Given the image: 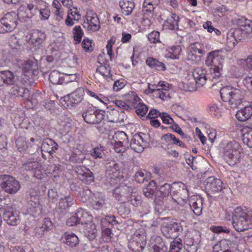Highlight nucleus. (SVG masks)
<instances>
[{
  "label": "nucleus",
  "mask_w": 252,
  "mask_h": 252,
  "mask_svg": "<svg viewBox=\"0 0 252 252\" xmlns=\"http://www.w3.org/2000/svg\"><path fill=\"white\" fill-rule=\"evenodd\" d=\"M83 27L88 31L96 32L100 28V22L95 14L87 13L84 20Z\"/></svg>",
  "instance_id": "obj_16"
},
{
  "label": "nucleus",
  "mask_w": 252,
  "mask_h": 252,
  "mask_svg": "<svg viewBox=\"0 0 252 252\" xmlns=\"http://www.w3.org/2000/svg\"><path fill=\"white\" fill-rule=\"evenodd\" d=\"M252 116V106L249 105L238 110L236 114V119L240 122H246Z\"/></svg>",
  "instance_id": "obj_25"
},
{
  "label": "nucleus",
  "mask_w": 252,
  "mask_h": 252,
  "mask_svg": "<svg viewBox=\"0 0 252 252\" xmlns=\"http://www.w3.org/2000/svg\"><path fill=\"white\" fill-rule=\"evenodd\" d=\"M46 37L44 32L38 30L31 31L28 43L31 48L35 51L42 47V44Z\"/></svg>",
  "instance_id": "obj_10"
},
{
  "label": "nucleus",
  "mask_w": 252,
  "mask_h": 252,
  "mask_svg": "<svg viewBox=\"0 0 252 252\" xmlns=\"http://www.w3.org/2000/svg\"><path fill=\"white\" fill-rule=\"evenodd\" d=\"M148 108V107L144 103H139L137 106L136 107V114L141 117H144L147 113Z\"/></svg>",
  "instance_id": "obj_60"
},
{
  "label": "nucleus",
  "mask_w": 252,
  "mask_h": 252,
  "mask_svg": "<svg viewBox=\"0 0 252 252\" xmlns=\"http://www.w3.org/2000/svg\"><path fill=\"white\" fill-rule=\"evenodd\" d=\"M173 187V186L168 183H165L160 187L159 190L161 196H158L160 197L161 199L165 201L169 200V201H171L170 196L172 194Z\"/></svg>",
  "instance_id": "obj_36"
},
{
  "label": "nucleus",
  "mask_w": 252,
  "mask_h": 252,
  "mask_svg": "<svg viewBox=\"0 0 252 252\" xmlns=\"http://www.w3.org/2000/svg\"><path fill=\"white\" fill-rule=\"evenodd\" d=\"M243 143L252 148V127L245 126L242 129Z\"/></svg>",
  "instance_id": "obj_44"
},
{
  "label": "nucleus",
  "mask_w": 252,
  "mask_h": 252,
  "mask_svg": "<svg viewBox=\"0 0 252 252\" xmlns=\"http://www.w3.org/2000/svg\"><path fill=\"white\" fill-rule=\"evenodd\" d=\"M157 189L156 183L154 180L151 181L147 187L143 189V193L147 198H152Z\"/></svg>",
  "instance_id": "obj_50"
},
{
  "label": "nucleus",
  "mask_w": 252,
  "mask_h": 252,
  "mask_svg": "<svg viewBox=\"0 0 252 252\" xmlns=\"http://www.w3.org/2000/svg\"><path fill=\"white\" fill-rule=\"evenodd\" d=\"M73 204V199L69 195L61 197L58 203V206L61 211H65Z\"/></svg>",
  "instance_id": "obj_46"
},
{
  "label": "nucleus",
  "mask_w": 252,
  "mask_h": 252,
  "mask_svg": "<svg viewBox=\"0 0 252 252\" xmlns=\"http://www.w3.org/2000/svg\"><path fill=\"white\" fill-rule=\"evenodd\" d=\"M192 77L195 81L194 82H189L187 84V90L189 92L196 91L197 88L203 86L206 82L207 78L205 76V71L201 68H197L192 72Z\"/></svg>",
  "instance_id": "obj_9"
},
{
  "label": "nucleus",
  "mask_w": 252,
  "mask_h": 252,
  "mask_svg": "<svg viewBox=\"0 0 252 252\" xmlns=\"http://www.w3.org/2000/svg\"><path fill=\"white\" fill-rule=\"evenodd\" d=\"M179 17L175 13L168 12V16L163 26L165 28L173 30L178 28Z\"/></svg>",
  "instance_id": "obj_24"
},
{
  "label": "nucleus",
  "mask_w": 252,
  "mask_h": 252,
  "mask_svg": "<svg viewBox=\"0 0 252 252\" xmlns=\"http://www.w3.org/2000/svg\"><path fill=\"white\" fill-rule=\"evenodd\" d=\"M105 196L102 193L94 194L92 197V206L95 210H100L105 204Z\"/></svg>",
  "instance_id": "obj_31"
},
{
  "label": "nucleus",
  "mask_w": 252,
  "mask_h": 252,
  "mask_svg": "<svg viewBox=\"0 0 252 252\" xmlns=\"http://www.w3.org/2000/svg\"><path fill=\"white\" fill-rule=\"evenodd\" d=\"M183 227L180 222H172L163 225L161 231L163 235L167 238L177 237L183 232Z\"/></svg>",
  "instance_id": "obj_11"
},
{
  "label": "nucleus",
  "mask_w": 252,
  "mask_h": 252,
  "mask_svg": "<svg viewBox=\"0 0 252 252\" xmlns=\"http://www.w3.org/2000/svg\"><path fill=\"white\" fill-rule=\"evenodd\" d=\"M183 246L182 240L180 238H176L171 242L168 252H180Z\"/></svg>",
  "instance_id": "obj_52"
},
{
  "label": "nucleus",
  "mask_w": 252,
  "mask_h": 252,
  "mask_svg": "<svg viewBox=\"0 0 252 252\" xmlns=\"http://www.w3.org/2000/svg\"><path fill=\"white\" fill-rule=\"evenodd\" d=\"M3 218L4 221L6 222L8 224L11 225H16L20 223V220L19 216L16 212L13 211H6L3 215Z\"/></svg>",
  "instance_id": "obj_29"
},
{
  "label": "nucleus",
  "mask_w": 252,
  "mask_h": 252,
  "mask_svg": "<svg viewBox=\"0 0 252 252\" xmlns=\"http://www.w3.org/2000/svg\"><path fill=\"white\" fill-rule=\"evenodd\" d=\"M76 215L79 224L85 225L86 223H88L87 221H89V219H91L88 214L82 209L78 210Z\"/></svg>",
  "instance_id": "obj_51"
},
{
  "label": "nucleus",
  "mask_w": 252,
  "mask_h": 252,
  "mask_svg": "<svg viewBox=\"0 0 252 252\" xmlns=\"http://www.w3.org/2000/svg\"><path fill=\"white\" fill-rule=\"evenodd\" d=\"M146 239L144 234L136 233L129 241L128 247L133 252H142L146 244Z\"/></svg>",
  "instance_id": "obj_12"
},
{
  "label": "nucleus",
  "mask_w": 252,
  "mask_h": 252,
  "mask_svg": "<svg viewBox=\"0 0 252 252\" xmlns=\"http://www.w3.org/2000/svg\"><path fill=\"white\" fill-rule=\"evenodd\" d=\"M146 63L148 66L159 71H164L166 69L165 64L157 59L149 57L146 59Z\"/></svg>",
  "instance_id": "obj_42"
},
{
  "label": "nucleus",
  "mask_w": 252,
  "mask_h": 252,
  "mask_svg": "<svg viewBox=\"0 0 252 252\" xmlns=\"http://www.w3.org/2000/svg\"><path fill=\"white\" fill-rule=\"evenodd\" d=\"M17 15L14 12L5 14L0 19V33H4L13 31L17 26Z\"/></svg>",
  "instance_id": "obj_7"
},
{
  "label": "nucleus",
  "mask_w": 252,
  "mask_h": 252,
  "mask_svg": "<svg viewBox=\"0 0 252 252\" xmlns=\"http://www.w3.org/2000/svg\"><path fill=\"white\" fill-rule=\"evenodd\" d=\"M219 51L216 50L211 52H210L207 57L206 60V64L208 66H221V64L220 63H218L217 62L220 61L221 57L219 56Z\"/></svg>",
  "instance_id": "obj_35"
},
{
  "label": "nucleus",
  "mask_w": 252,
  "mask_h": 252,
  "mask_svg": "<svg viewBox=\"0 0 252 252\" xmlns=\"http://www.w3.org/2000/svg\"><path fill=\"white\" fill-rule=\"evenodd\" d=\"M111 144L118 153H124L129 146L128 137L123 131L115 132L111 140Z\"/></svg>",
  "instance_id": "obj_6"
},
{
  "label": "nucleus",
  "mask_w": 252,
  "mask_h": 252,
  "mask_svg": "<svg viewBox=\"0 0 252 252\" xmlns=\"http://www.w3.org/2000/svg\"><path fill=\"white\" fill-rule=\"evenodd\" d=\"M203 199L200 196L192 197L189 200V206L195 215L199 216L202 214Z\"/></svg>",
  "instance_id": "obj_22"
},
{
  "label": "nucleus",
  "mask_w": 252,
  "mask_h": 252,
  "mask_svg": "<svg viewBox=\"0 0 252 252\" xmlns=\"http://www.w3.org/2000/svg\"><path fill=\"white\" fill-rule=\"evenodd\" d=\"M76 173L79 179L87 184H90L94 181L93 173L85 166L77 167Z\"/></svg>",
  "instance_id": "obj_18"
},
{
  "label": "nucleus",
  "mask_w": 252,
  "mask_h": 252,
  "mask_svg": "<svg viewBox=\"0 0 252 252\" xmlns=\"http://www.w3.org/2000/svg\"><path fill=\"white\" fill-rule=\"evenodd\" d=\"M63 83H68L74 81H77V76L76 73H63Z\"/></svg>",
  "instance_id": "obj_63"
},
{
  "label": "nucleus",
  "mask_w": 252,
  "mask_h": 252,
  "mask_svg": "<svg viewBox=\"0 0 252 252\" xmlns=\"http://www.w3.org/2000/svg\"><path fill=\"white\" fill-rule=\"evenodd\" d=\"M129 201L131 204L134 206H138L142 204V206L144 207V209L142 211L143 214H147L150 212L149 205L145 202H142L140 195H131Z\"/></svg>",
  "instance_id": "obj_39"
},
{
  "label": "nucleus",
  "mask_w": 252,
  "mask_h": 252,
  "mask_svg": "<svg viewBox=\"0 0 252 252\" xmlns=\"http://www.w3.org/2000/svg\"><path fill=\"white\" fill-rule=\"evenodd\" d=\"M189 196V191L185 184L183 183L173 184L172 194L170 196L171 201L182 206L187 202Z\"/></svg>",
  "instance_id": "obj_3"
},
{
  "label": "nucleus",
  "mask_w": 252,
  "mask_h": 252,
  "mask_svg": "<svg viewBox=\"0 0 252 252\" xmlns=\"http://www.w3.org/2000/svg\"><path fill=\"white\" fill-rule=\"evenodd\" d=\"M242 149L239 143L235 141H231L228 142L223 147V156L229 155L228 154H233L234 152L241 150Z\"/></svg>",
  "instance_id": "obj_32"
},
{
  "label": "nucleus",
  "mask_w": 252,
  "mask_h": 252,
  "mask_svg": "<svg viewBox=\"0 0 252 252\" xmlns=\"http://www.w3.org/2000/svg\"><path fill=\"white\" fill-rule=\"evenodd\" d=\"M220 93L222 100L228 102L232 108L238 107L245 95L244 91L230 86L221 88Z\"/></svg>",
  "instance_id": "obj_2"
},
{
  "label": "nucleus",
  "mask_w": 252,
  "mask_h": 252,
  "mask_svg": "<svg viewBox=\"0 0 252 252\" xmlns=\"http://www.w3.org/2000/svg\"><path fill=\"white\" fill-rule=\"evenodd\" d=\"M73 34L74 40L76 43H79L84 35L83 31L80 26H75L73 30Z\"/></svg>",
  "instance_id": "obj_56"
},
{
  "label": "nucleus",
  "mask_w": 252,
  "mask_h": 252,
  "mask_svg": "<svg viewBox=\"0 0 252 252\" xmlns=\"http://www.w3.org/2000/svg\"><path fill=\"white\" fill-rule=\"evenodd\" d=\"M153 250V252H168L167 247L163 242L154 245Z\"/></svg>",
  "instance_id": "obj_64"
},
{
  "label": "nucleus",
  "mask_w": 252,
  "mask_h": 252,
  "mask_svg": "<svg viewBox=\"0 0 252 252\" xmlns=\"http://www.w3.org/2000/svg\"><path fill=\"white\" fill-rule=\"evenodd\" d=\"M0 185L5 192L10 194H15L21 188V185L17 180L5 174L0 176Z\"/></svg>",
  "instance_id": "obj_4"
},
{
  "label": "nucleus",
  "mask_w": 252,
  "mask_h": 252,
  "mask_svg": "<svg viewBox=\"0 0 252 252\" xmlns=\"http://www.w3.org/2000/svg\"><path fill=\"white\" fill-rule=\"evenodd\" d=\"M205 53L203 44L198 42L192 43L189 46L188 49L187 61L189 63H198Z\"/></svg>",
  "instance_id": "obj_5"
},
{
  "label": "nucleus",
  "mask_w": 252,
  "mask_h": 252,
  "mask_svg": "<svg viewBox=\"0 0 252 252\" xmlns=\"http://www.w3.org/2000/svg\"><path fill=\"white\" fill-rule=\"evenodd\" d=\"M49 79L54 85H59L63 83V74L62 75L56 70H53L50 73Z\"/></svg>",
  "instance_id": "obj_48"
},
{
  "label": "nucleus",
  "mask_w": 252,
  "mask_h": 252,
  "mask_svg": "<svg viewBox=\"0 0 252 252\" xmlns=\"http://www.w3.org/2000/svg\"><path fill=\"white\" fill-rule=\"evenodd\" d=\"M81 18V15L76 7L70 9L67 13V18L65 20V24L68 26H72L74 24L73 19L79 21Z\"/></svg>",
  "instance_id": "obj_37"
},
{
  "label": "nucleus",
  "mask_w": 252,
  "mask_h": 252,
  "mask_svg": "<svg viewBox=\"0 0 252 252\" xmlns=\"http://www.w3.org/2000/svg\"><path fill=\"white\" fill-rule=\"evenodd\" d=\"M62 239L63 242L70 247H75L79 243L78 237L73 233H65L63 234Z\"/></svg>",
  "instance_id": "obj_40"
},
{
  "label": "nucleus",
  "mask_w": 252,
  "mask_h": 252,
  "mask_svg": "<svg viewBox=\"0 0 252 252\" xmlns=\"http://www.w3.org/2000/svg\"><path fill=\"white\" fill-rule=\"evenodd\" d=\"M59 131L63 135H65L69 133L72 129L71 120L67 117H63L59 121Z\"/></svg>",
  "instance_id": "obj_28"
},
{
  "label": "nucleus",
  "mask_w": 252,
  "mask_h": 252,
  "mask_svg": "<svg viewBox=\"0 0 252 252\" xmlns=\"http://www.w3.org/2000/svg\"><path fill=\"white\" fill-rule=\"evenodd\" d=\"M237 25L240 27L237 29H242L243 32H245V35L250 32L252 29V22L247 19L244 17H241L237 19Z\"/></svg>",
  "instance_id": "obj_34"
},
{
  "label": "nucleus",
  "mask_w": 252,
  "mask_h": 252,
  "mask_svg": "<svg viewBox=\"0 0 252 252\" xmlns=\"http://www.w3.org/2000/svg\"><path fill=\"white\" fill-rule=\"evenodd\" d=\"M148 90L149 93L153 94L154 96L160 98L163 101L167 100L170 98L168 90L163 89L153 88L151 87L150 84H149Z\"/></svg>",
  "instance_id": "obj_30"
},
{
  "label": "nucleus",
  "mask_w": 252,
  "mask_h": 252,
  "mask_svg": "<svg viewBox=\"0 0 252 252\" xmlns=\"http://www.w3.org/2000/svg\"><path fill=\"white\" fill-rule=\"evenodd\" d=\"M182 51L181 47L179 45L174 46L170 48L169 51V57L173 59H178Z\"/></svg>",
  "instance_id": "obj_59"
},
{
  "label": "nucleus",
  "mask_w": 252,
  "mask_h": 252,
  "mask_svg": "<svg viewBox=\"0 0 252 252\" xmlns=\"http://www.w3.org/2000/svg\"><path fill=\"white\" fill-rule=\"evenodd\" d=\"M228 154L223 156L224 158L229 166H233L240 162L243 156V149Z\"/></svg>",
  "instance_id": "obj_27"
},
{
  "label": "nucleus",
  "mask_w": 252,
  "mask_h": 252,
  "mask_svg": "<svg viewBox=\"0 0 252 252\" xmlns=\"http://www.w3.org/2000/svg\"><path fill=\"white\" fill-rule=\"evenodd\" d=\"M220 242V243L221 248L225 251L230 250V249L233 248L235 246V243L230 240L222 239Z\"/></svg>",
  "instance_id": "obj_61"
},
{
  "label": "nucleus",
  "mask_w": 252,
  "mask_h": 252,
  "mask_svg": "<svg viewBox=\"0 0 252 252\" xmlns=\"http://www.w3.org/2000/svg\"><path fill=\"white\" fill-rule=\"evenodd\" d=\"M222 184L220 179L211 176L206 179L205 188L209 191L215 193L220 191L222 189Z\"/></svg>",
  "instance_id": "obj_20"
},
{
  "label": "nucleus",
  "mask_w": 252,
  "mask_h": 252,
  "mask_svg": "<svg viewBox=\"0 0 252 252\" xmlns=\"http://www.w3.org/2000/svg\"><path fill=\"white\" fill-rule=\"evenodd\" d=\"M104 111L90 107L84 111L82 116L87 123L94 125L100 123L104 118Z\"/></svg>",
  "instance_id": "obj_8"
},
{
  "label": "nucleus",
  "mask_w": 252,
  "mask_h": 252,
  "mask_svg": "<svg viewBox=\"0 0 252 252\" xmlns=\"http://www.w3.org/2000/svg\"><path fill=\"white\" fill-rule=\"evenodd\" d=\"M232 224L238 232L249 229L252 224V212L241 207L236 208L232 215Z\"/></svg>",
  "instance_id": "obj_1"
},
{
  "label": "nucleus",
  "mask_w": 252,
  "mask_h": 252,
  "mask_svg": "<svg viewBox=\"0 0 252 252\" xmlns=\"http://www.w3.org/2000/svg\"><path fill=\"white\" fill-rule=\"evenodd\" d=\"M15 82L14 74L9 70L0 72V86L13 85Z\"/></svg>",
  "instance_id": "obj_26"
},
{
  "label": "nucleus",
  "mask_w": 252,
  "mask_h": 252,
  "mask_svg": "<svg viewBox=\"0 0 252 252\" xmlns=\"http://www.w3.org/2000/svg\"><path fill=\"white\" fill-rule=\"evenodd\" d=\"M11 94L16 96L27 98L29 96V90L17 85H14L10 90Z\"/></svg>",
  "instance_id": "obj_45"
},
{
  "label": "nucleus",
  "mask_w": 252,
  "mask_h": 252,
  "mask_svg": "<svg viewBox=\"0 0 252 252\" xmlns=\"http://www.w3.org/2000/svg\"><path fill=\"white\" fill-rule=\"evenodd\" d=\"M92 156L94 158H102L105 156L103 147L97 146L94 148L91 153Z\"/></svg>",
  "instance_id": "obj_58"
},
{
  "label": "nucleus",
  "mask_w": 252,
  "mask_h": 252,
  "mask_svg": "<svg viewBox=\"0 0 252 252\" xmlns=\"http://www.w3.org/2000/svg\"><path fill=\"white\" fill-rule=\"evenodd\" d=\"M33 62L30 61H25L19 64L25 76H31L32 74Z\"/></svg>",
  "instance_id": "obj_49"
},
{
  "label": "nucleus",
  "mask_w": 252,
  "mask_h": 252,
  "mask_svg": "<svg viewBox=\"0 0 252 252\" xmlns=\"http://www.w3.org/2000/svg\"><path fill=\"white\" fill-rule=\"evenodd\" d=\"M159 3V0H145L143 3L144 14L148 15H152V12Z\"/></svg>",
  "instance_id": "obj_43"
},
{
  "label": "nucleus",
  "mask_w": 252,
  "mask_h": 252,
  "mask_svg": "<svg viewBox=\"0 0 252 252\" xmlns=\"http://www.w3.org/2000/svg\"><path fill=\"white\" fill-rule=\"evenodd\" d=\"M222 71V65L221 66H216L214 68L210 69L209 73L206 74L207 79H208L210 81L214 82H218L221 76V71Z\"/></svg>",
  "instance_id": "obj_38"
},
{
  "label": "nucleus",
  "mask_w": 252,
  "mask_h": 252,
  "mask_svg": "<svg viewBox=\"0 0 252 252\" xmlns=\"http://www.w3.org/2000/svg\"><path fill=\"white\" fill-rule=\"evenodd\" d=\"M40 148L43 158L46 159L47 156L49 157L52 156L58 150V145L54 140L47 139L42 142Z\"/></svg>",
  "instance_id": "obj_15"
},
{
  "label": "nucleus",
  "mask_w": 252,
  "mask_h": 252,
  "mask_svg": "<svg viewBox=\"0 0 252 252\" xmlns=\"http://www.w3.org/2000/svg\"><path fill=\"white\" fill-rule=\"evenodd\" d=\"M149 40L153 43L160 42L159 40V32L158 31H153L148 35Z\"/></svg>",
  "instance_id": "obj_62"
},
{
  "label": "nucleus",
  "mask_w": 252,
  "mask_h": 252,
  "mask_svg": "<svg viewBox=\"0 0 252 252\" xmlns=\"http://www.w3.org/2000/svg\"><path fill=\"white\" fill-rule=\"evenodd\" d=\"M84 94V89L82 88H79L72 93L64 96L63 97V100L68 102L67 106H68L69 103L77 104L82 100Z\"/></svg>",
  "instance_id": "obj_19"
},
{
  "label": "nucleus",
  "mask_w": 252,
  "mask_h": 252,
  "mask_svg": "<svg viewBox=\"0 0 252 252\" xmlns=\"http://www.w3.org/2000/svg\"><path fill=\"white\" fill-rule=\"evenodd\" d=\"M85 235L90 240L94 239L97 235V230L95 224L92 222L86 223L83 226Z\"/></svg>",
  "instance_id": "obj_33"
},
{
  "label": "nucleus",
  "mask_w": 252,
  "mask_h": 252,
  "mask_svg": "<svg viewBox=\"0 0 252 252\" xmlns=\"http://www.w3.org/2000/svg\"><path fill=\"white\" fill-rule=\"evenodd\" d=\"M118 170L119 166L116 163H113L112 165H110L107 167L106 171V176L111 185L117 183L118 180Z\"/></svg>",
  "instance_id": "obj_23"
},
{
  "label": "nucleus",
  "mask_w": 252,
  "mask_h": 252,
  "mask_svg": "<svg viewBox=\"0 0 252 252\" xmlns=\"http://www.w3.org/2000/svg\"><path fill=\"white\" fill-rule=\"evenodd\" d=\"M165 200L161 199L159 196H156L154 202L155 204V209L156 213L159 215L164 210L163 204L165 202Z\"/></svg>",
  "instance_id": "obj_55"
},
{
  "label": "nucleus",
  "mask_w": 252,
  "mask_h": 252,
  "mask_svg": "<svg viewBox=\"0 0 252 252\" xmlns=\"http://www.w3.org/2000/svg\"><path fill=\"white\" fill-rule=\"evenodd\" d=\"M120 6L123 13L126 15H128L132 13L135 4L133 0H122L120 1Z\"/></svg>",
  "instance_id": "obj_41"
},
{
  "label": "nucleus",
  "mask_w": 252,
  "mask_h": 252,
  "mask_svg": "<svg viewBox=\"0 0 252 252\" xmlns=\"http://www.w3.org/2000/svg\"><path fill=\"white\" fill-rule=\"evenodd\" d=\"M200 242V240L198 235H194L188 232L185 238L184 248L187 252H196Z\"/></svg>",
  "instance_id": "obj_14"
},
{
  "label": "nucleus",
  "mask_w": 252,
  "mask_h": 252,
  "mask_svg": "<svg viewBox=\"0 0 252 252\" xmlns=\"http://www.w3.org/2000/svg\"><path fill=\"white\" fill-rule=\"evenodd\" d=\"M25 99L29 101L32 105L36 106L41 99V94L39 92H36L31 95L29 93V96L27 98H25Z\"/></svg>",
  "instance_id": "obj_57"
},
{
  "label": "nucleus",
  "mask_w": 252,
  "mask_h": 252,
  "mask_svg": "<svg viewBox=\"0 0 252 252\" xmlns=\"http://www.w3.org/2000/svg\"><path fill=\"white\" fill-rule=\"evenodd\" d=\"M129 146L133 151L140 153L143 151L144 147L146 146V142L142 136L135 134L131 139Z\"/></svg>",
  "instance_id": "obj_21"
},
{
  "label": "nucleus",
  "mask_w": 252,
  "mask_h": 252,
  "mask_svg": "<svg viewBox=\"0 0 252 252\" xmlns=\"http://www.w3.org/2000/svg\"><path fill=\"white\" fill-rule=\"evenodd\" d=\"M23 166L25 170L32 171L34 177L37 179L41 180L44 176V172L42 169L41 166L37 161L26 162Z\"/></svg>",
  "instance_id": "obj_17"
},
{
  "label": "nucleus",
  "mask_w": 252,
  "mask_h": 252,
  "mask_svg": "<svg viewBox=\"0 0 252 252\" xmlns=\"http://www.w3.org/2000/svg\"><path fill=\"white\" fill-rule=\"evenodd\" d=\"M96 72L99 73L104 78H111V68L109 65H104L99 66L96 69Z\"/></svg>",
  "instance_id": "obj_53"
},
{
  "label": "nucleus",
  "mask_w": 252,
  "mask_h": 252,
  "mask_svg": "<svg viewBox=\"0 0 252 252\" xmlns=\"http://www.w3.org/2000/svg\"><path fill=\"white\" fill-rule=\"evenodd\" d=\"M244 36L245 32L242 29H231L227 34L226 44L228 47L233 48Z\"/></svg>",
  "instance_id": "obj_13"
},
{
  "label": "nucleus",
  "mask_w": 252,
  "mask_h": 252,
  "mask_svg": "<svg viewBox=\"0 0 252 252\" xmlns=\"http://www.w3.org/2000/svg\"><path fill=\"white\" fill-rule=\"evenodd\" d=\"M113 233L111 229L109 228H103L101 231V239L104 242H109L111 241Z\"/></svg>",
  "instance_id": "obj_54"
},
{
  "label": "nucleus",
  "mask_w": 252,
  "mask_h": 252,
  "mask_svg": "<svg viewBox=\"0 0 252 252\" xmlns=\"http://www.w3.org/2000/svg\"><path fill=\"white\" fill-rule=\"evenodd\" d=\"M161 140L168 144H177L180 147H184L185 144L179 139L177 138L174 135L171 133H167L164 134L161 137Z\"/></svg>",
  "instance_id": "obj_47"
}]
</instances>
